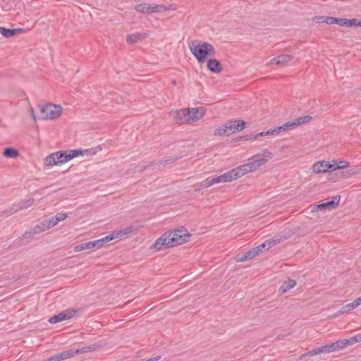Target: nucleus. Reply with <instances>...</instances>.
<instances>
[{
	"mask_svg": "<svg viewBox=\"0 0 361 361\" xmlns=\"http://www.w3.org/2000/svg\"><path fill=\"white\" fill-rule=\"evenodd\" d=\"M350 311L349 307H348V305H344L342 307L341 310L338 312L340 314L346 313Z\"/></svg>",
	"mask_w": 361,
	"mask_h": 361,
	"instance_id": "48",
	"label": "nucleus"
},
{
	"mask_svg": "<svg viewBox=\"0 0 361 361\" xmlns=\"http://www.w3.org/2000/svg\"><path fill=\"white\" fill-rule=\"evenodd\" d=\"M69 161L75 157H77L80 155L82 156V149H71L66 150Z\"/></svg>",
	"mask_w": 361,
	"mask_h": 361,
	"instance_id": "35",
	"label": "nucleus"
},
{
	"mask_svg": "<svg viewBox=\"0 0 361 361\" xmlns=\"http://www.w3.org/2000/svg\"><path fill=\"white\" fill-rule=\"evenodd\" d=\"M85 247L86 250L92 249L94 247V243L93 241H89L87 243H85Z\"/></svg>",
	"mask_w": 361,
	"mask_h": 361,
	"instance_id": "46",
	"label": "nucleus"
},
{
	"mask_svg": "<svg viewBox=\"0 0 361 361\" xmlns=\"http://www.w3.org/2000/svg\"><path fill=\"white\" fill-rule=\"evenodd\" d=\"M350 165L347 161H337L333 160L332 163L330 164V171H336L337 169H343L348 167Z\"/></svg>",
	"mask_w": 361,
	"mask_h": 361,
	"instance_id": "22",
	"label": "nucleus"
},
{
	"mask_svg": "<svg viewBox=\"0 0 361 361\" xmlns=\"http://www.w3.org/2000/svg\"><path fill=\"white\" fill-rule=\"evenodd\" d=\"M325 19L324 16H317L313 18V20L316 23L324 22Z\"/></svg>",
	"mask_w": 361,
	"mask_h": 361,
	"instance_id": "47",
	"label": "nucleus"
},
{
	"mask_svg": "<svg viewBox=\"0 0 361 361\" xmlns=\"http://www.w3.org/2000/svg\"><path fill=\"white\" fill-rule=\"evenodd\" d=\"M62 107L59 105L49 104L39 107L38 118L41 120H51L60 116Z\"/></svg>",
	"mask_w": 361,
	"mask_h": 361,
	"instance_id": "4",
	"label": "nucleus"
},
{
	"mask_svg": "<svg viewBox=\"0 0 361 361\" xmlns=\"http://www.w3.org/2000/svg\"><path fill=\"white\" fill-rule=\"evenodd\" d=\"M293 59V56L289 54L280 55L272 59L268 63V65H279L285 66L287 63Z\"/></svg>",
	"mask_w": 361,
	"mask_h": 361,
	"instance_id": "17",
	"label": "nucleus"
},
{
	"mask_svg": "<svg viewBox=\"0 0 361 361\" xmlns=\"http://www.w3.org/2000/svg\"><path fill=\"white\" fill-rule=\"evenodd\" d=\"M312 117L309 115L300 116L291 121H287L286 123H284V126L286 128V130H292L302 124L308 123L312 120Z\"/></svg>",
	"mask_w": 361,
	"mask_h": 361,
	"instance_id": "11",
	"label": "nucleus"
},
{
	"mask_svg": "<svg viewBox=\"0 0 361 361\" xmlns=\"http://www.w3.org/2000/svg\"><path fill=\"white\" fill-rule=\"evenodd\" d=\"M73 349L56 354L47 359V361H61L73 357Z\"/></svg>",
	"mask_w": 361,
	"mask_h": 361,
	"instance_id": "19",
	"label": "nucleus"
},
{
	"mask_svg": "<svg viewBox=\"0 0 361 361\" xmlns=\"http://www.w3.org/2000/svg\"><path fill=\"white\" fill-rule=\"evenodd\" d=\"M361 341V335H357L354 337H352L349 339H345L343 341H338L336 342L332 343L331 344H335V349L332 350V352L336 351L339 349H341L345 347L348 344L353 345L355 343Z\"/></svg>",
	"mask_w": 361,
	"mask_h": 361,
	"instance_id": "15",
	"label": "nucleus"
},
{
	"mask_svg": "<svg viewBox=\"0 0 361 361\" xmlns=\"http://www.w3.org/2000/svg\"><path fill=\"white\" fill-rule=\"evenodd\" d=\"M190 235L186 229L181 228L173 231L166 232L149 246V250L158 252L183 244L188 240Z\"/></svg>",
	"mask_w": 361,
	"mask_h": 361,
	"instance_id": "1",
	"label": "nucleus"
},
{
	"mask_svg": "<svg viewBox=\"0 0 361 361\" xmlns=\"http://www.w3.org/2000/svg\"><path fill=\"white\" fill-rule=\"evenodd\" d=\"M18 212H19V208H18L15 204H13L10 208L2 211L0 215L4 216H9Z\"/></svg>",
	"mask_w": 361,
	"mask_h": 361,
	"instance_id": "33",
	"label": "nucleus"
},
{
	"mask_svg": "<svg viewBox=\"0 0 361 361\" xmlns=\"http://www.w3.org/2000/svg\"><path fill=\"white\" fill-rule=\"evenodd\" d=\"M82 156H89V155H93L96 154V151L94 149H82Z\"/></svg>",
	"mask_w": 361,
	"mask_h": 361,
	"instance_id": "43",
	"label": "nucleus"
},
{
	"mask_svg": "<svg viewBox=\"0 0 361 361\" xmlns=\"http://www.w3.org/2000/svg\"><path fill=\"white\" fill-rule=\"evenodd\" d=\"M324 23L329 24V25H332V24H336V18H334V17H325V19L324 20Z\"/></svg>",
	"mask_w": 361,
	"mask_h": 361,
	"instance_id": "44",
	"label": "nucleus"
},
{
	"mask_svg": "<svg viewBox=\"0 0 361 361\" xmlns=\"http://www.w3.org/2000/svg\"><path fill=\"white\" fill-rule=\"evenodd\" d=\"M20 29H7L0 27V33L5 37H11L15 35Z\"/></svg>",
	"mask_w": 361,
	"mask_h": 361,
	"instance_id": "28",
	"label": "nucleus"
},
{
	"mask_svg": "<svg viewBox=\"0 0 361 361\" xmlns=\"http://www.w3.org/2000/svg\"><path fill=\"white\" fill-rule=\"evenodd\" d=\"M207 68L214 73H219L222 71V66L219 61L212 59L207 61Z\"/></svg>",
	"mask_w": 361,
	"mask_h": 361,
	"instance_id": "20",
	"label": "nucleus"
},
{
	"mask_svg": "<svg viewBox=\"0 0 361 361\" xmlns=\"http://www.w3.org/2000/svg\"><path fill=\"white\" fill-rule=\"evenodd\" d=\"M34 199L30 198L27 200H22L18 203H15L16 206L19 208V211L27 209L32 205Z\"/></svg>",
	"mask_w": 361,
	"mask_h": 361,
	"instance_id": "26",
	"label": "nucleus"
},
{
	"mask_svg": "<svg viewBox=\"0 0 361 361\" xmlns=\"http://www.w3.org/2000/svg\"><path fill=\"white\" fill-rule=\"evenodd\" d=\"M226 125H222L216 128L214 132V135L215 136H226L229 135L227 128H226Z\"/></svg>",
	"mask_w": 361,
	"mask_h": 361,
	"instance_id": "34",
	"label": "nucleus"
},
{
	"mask_svg": "<svg viewBox=\"0 0 361 361\" xmlns=\"http://www.w3.org/2000/svg\"><path fill=\"white\" fill-rule=\"evenodd\" d=\"M284 131H286V128L284 124H283L281 126H276L274 128L267 130L265 133L271 134V135H275Z\"/></svg>",
	"mask_w": 361,
	"mask_h": 361,
	"instance_id": "31",
	"label": "nucleus"
},
{
	"mask_svg": "<svg viewBox=\"0 0 361 361\" xmlns=\"http://www.w3.org/2000/svg\"><path fill=\"white\" fill-rule=\"evenodd\" d=\"M271 152L269 149H264L262 154L253 155L248 159V162L240 166L243 176L256 171L260 166L264 165L270 158Z\"/></svg>",
	"mask_w": 361,
	"mask_h": 361,
	"instance_id": "3",
	"label": "nucleus"
},
{
	"mask_svg": "<svg viewBox=\"0 0 361 361\" xmlns=\"http://www.w3.org/2000/svg\"><path fill=\"white\" fill-rule=\"evenodd\" d=\"M67 218V214L66 213H58L55 216L54 219L60 222L61 221L65 220Z\"/></svg>",
	"mask_w": 361,
	"mask_h": 361,
	"instance_id": "42",
	"label": "nucleus"
},
{
	"mask_svg": "<svg viewBox=\"0 0 361 361\" xmlns=\"http://www.w3.org/2000/svg\"><path fill=\"white\" fill-rule=\"evenodd\" d=\"M86 250L85 247V243H82V244L78 245H76L74 247V251L75 252H80V251H82V250Z\"/></svg>",
	"mask_w": 361,
	"mask_h": 361,
	"instance_id": "45",
	"label": "nucleus"
},
{
	"mask_svg": "<svg viewBox=\"0 0 361 361\" xmlns=\"http://www.w3.org/2000/svg\"><path fill=\"white\" fill-rule=\"evenodd\" d=\"M147 33H133L127 36L126 41L128 44H133L137 43L139 40L147 37Z\"/></svg>",
	"mask_w": 361,
	"mask_h": 361,
	"instance_id": "21",
	"label": "nucleus"
},
{
	"mask_svg": "<svg viewBox=\"0 0 361 361\" xmlns=\"http://www.w3.org/2000/svg\"><path fill=\"white\" fill-rule=\"evenodd\" d=\"M56 155H57V153L54 152V153H52L51 154L47 156L44 159L45 165L49 166H53L55 165H58L59 162L57 161L59 159H58V157H56Z\"/></svg>",
	"mask_w": 361,
	"mask_h": 361,
	"instance_id": "25",
	"label": "nucleus"
},
{
	"mask_svg": "<svg viewBox=\"0 0 361 361\" xmlns=\"http://www.w3.org/2000/svg\"><path fill=\"white\" fill-rule=\"evenodd\" d=\"M133 8L141 13H161L168 10V8L163 4H150L148 3L137 4Z\"/></svg>",
	"mask_w": 361,
	"mask_h": 361,
	"instance_id": "6",
	"label": "nucleus"
},
{
	"mask_svg": "<svg viewBox=\"0 0 361 361\" xmlns=\"http://www.w3.org/2000/svg\"><path fill=\"white\" fill-rule=\"evenodd\" d=\"M345 173L348 176H353V175L357 173V171L356 169H352L348 170Z\"/></svg>",
	"mask_w": 361,
	"mask_h": 361,
	"instance_id": "49",
	"label": "nucleus"
},
{
	"mask_svg": "<svg viewBox=\"0 0 361 361\" xmlns=\"http://www.w3.org/2000/svg\"><path fill=\"white\" fill-rule=\"evenodd\" d=\"M135 228L133 226H128L126 228L114 231V239L122 238L128 234L133 233Z\"/></svg>",
	"mask_w": 361,
	"mask_h": 361,
	"instance_id": "24",
	"label": "nucleus"
},
{
	"mask_svg": "<svg viewBox=\"0 0 361 361\" xmlns=\"http://www.w3.org/2000/svg\"><path fill=\"white\" fill-rule=\"evenodd\" d=\"M56 153H57L56 157H58L59 159L57 161L59 164H61L69 161L66 151H59Z\"/></svg>",
	"mask_w": 361,
	"mask_h": 361,
	"instance_id": "32",
	"label": "nucleus"
},
{
	"mask_svg": "<svg viewBox=\"0 0 361 361\" xmlns=\"http://www.w3.org/2000/svg\"><path fill=\"white\" fill-rule=\"evenodd\" d=\"M265 133H266V131H264V132H261V133H258L256 135H247V137H245V140H250V139H253V138H257L258 137H262V136H264V135H271V134H267Z\"/></svg>",
	"mask_w": 361,
	"mask_h": 361,
	"instance_id": "41",
	"label": "nucleus"
},
{
	"mask_svg": "<svg viewBox=\"0 0 361 361\" xmlns=\"http://www.w3.org/2000/svg\"><path fill=\"white\" fill-rule=\"evenodd\" d=\"M335 344H328L325 345H322L319 348H314L311 350H309L307 353L301 355L299 357V360H302L307 357V356H314L321 353H331L334 349H335Z\"/></svg>",
	"mask_w": 361,
	"mask_h": 361,
	"instance_id": "9",
	"label": "nucleus"
},
{
	"mask_svg": "<svg viewBox=\"0 0 361 361\" xmlns=\"http://www.w3.org/2000/svg\"><path fill=\"white\" fill-rule=\"evenodd\" d=\"M3 154L7 158H16L18 157L19 153L14 148L8 147L4 149Z\"/></svg>",
	"mask_w": 361,
	"mask_h": 361,
	"instance_id": "30",
	"label": "nucleus"
},
{
	"mask_svg": "<svg viewBox=\"0 0 361 361\" xmlns=\"http://www.w3.org/2000/svg\"><path fill=\"white\" fill-rule=\"evenodd\" d=\"M228 134H233L236 131H240L245 128V122L242 120H234L226 123Z\"/></svg>",
	"mask_w": 361,
	"mask_h": 361,
	"instance_id": "14",
	"label": "nucleus"
},
{
	"mask_svg": "<svg viewBox=\"0 0 361 361\" xmlns=\"http://www.w3.org/2000/svg\"><path fill=\"white\" fill-rule=\"evenodd\" d=\"M352 26L361 27V20H357L356 18L348 19V27Z\"/></svg>",
	"mask_w": 361,
	"mask_h": 361,
	"instance_id": "37",
	"label": "nucleus"
},
{
	"mask_svg": "<svg viewBox=\"0 0 361 361\" xmlns=\"http://www.w3.org/2000/svg\"><path fill=\"white\" fill-rule=\"evenodd\" d=\"M190 111L188 109H181L171 111L170 115L177 124H190Z\"/></svg>",
	"mask_w": 361,
	"mask_h": 361,
	"instance_id": "8",
	"label": "nucleus"
},
{
	"mask_svg": "<svg viewBox=\"0 0 361 361\" xmlns=\"http://www.w3.org/2000/svg\"><path fill=\"white\" fill-rule=\"evenodd\" d=\"M113 240V234H109V235L102 238L101 239H98L96 240H93L94 243V247L97 248L101 247L104 243Z\"/></svg>",
	"mask_w": 361,
	"mask_h": 361,
	"instance_id": "29",
	"label": "nucleus"
},
{
	"mask_svg": "<svg viewBox=\"0 0 361 361\" xmlns=\"http://www.w3.org/2000/svg\"><path fill=\"white\" fill-rule=\"evenodd\" d=\"M97 348H98V346L95 344L85 346V347H82V348L73 350V355L75 356V355H78L80 353H87V352L94 351V350H96L97 349Z\"/></svg>",
	"mask_w": 361,
	"mask_h": 361,
	"instance_id": "27",
	"label": "nucleus"
},
{
	"mask_svg": "<svg viewBox=\"0 0 361 361\" xmlns=\"http://www.w3.org/2000/svg\"><path fill=\"white\" fill-rule=\"evenodd\" d=\"M214 184H216L214 178L211 179L208 178L206 180L205 183L202 185L203 188H207Z\"/></svg>",
	"mask_w": 361,
	"mask_h": 361,
	"instance_id": "40",
	"label": "nucleus"
},
{
	"mask_svg": "<svg viewBox=\"0 0 361 361\" xmlns=\"http://www.w3.org/2000/svg\"><path fill=\"white\" fill-rule=\"evenodd\" d=\"M296 285V281L295 280L289 279L288 281H284L279 288V291L281 293H285L288 291L290 289L294 288Z\"/></svg>",
	"mask_w": 361,
	"mask_h": 361,
	"instance_id": "23",
	"label": "nucleus"
},
{
	"mask_svg": "<svg viewBox=\"0 0 361 361\" xmlns=\"http://www.w3.org/2000/svg\"><path fill=\"white\" fill-rule=\"evenodd\" d=\"M348 19H346V18H336V24H337L340 26L348 27Z\"/></svg>",
	"mask_w": 361,
	"mask_h": 361,
	"instance_id": "39",
	"label": "nucleus"
},
{
	"mask_svg": "<svg viewBox=\"0 0 361 361\" xmlns=\"http://www.w3.org/2000/svg\"><path fill=\"white\" fill-rule=\"evenodd\" d=\"M330 164L326 161L315 162L312 166V171L315 173H325L330 171Z\"/></svg>",
	"mask_w": 361,
	"mask_h": 361,
	"instance_id": "18",
	"label": "nucleus"
},
{
	"mask_svg": "<svg viewBox=\"0 0 361 361\" xmlns=\"http://www.w3.org/2000/svg\"><path fill=\"white\" fill-rule=\"evenodd\" d=\"M347 305L350 310L357 308L359 305H361V295L355 300H353L352 302L348 303Z\"/></svg>",
	"mask_w": 361,
	"mask_h": 361,
	"instance_id": "36",
	"label": "nucleus"
},
{
	"mask_svg": "<svg viewBox=\"0 0 361 361\" xmlns=\"http://www.w3.org/2000/svg\"><path fill=\"white\" fill-rule=\"evenodd\" d=\"M44 222H46L47 226H49V229L51 227H54L56 226L59 222L54 219V216L51 217V219L48 220L44 221Z\"/></svg>",
	"mask_w": 361,
	"mask_h": 361,
	"instance_id": "38",
	"label": "nucleus"
},
{
	"mask_svg": "<svg viewBox=\"0 0 361 361\" xmlns=\"http://www.w3.org/2000/svg\"><path fill=\"white\" fill-rule=\"evenodd\" d=\"M154 164H155L154 162H151V164L149 165H147L145 166L142 167V169L140 170L141 171L145 170V169H148L149 167H150L152 165H154Z\"/></svg>",
	"mask_w": 361,
	"mask_h": 361,
	"instance_id": "50",
	"label": "nucleus"
},
{
	"mask_svg": "<svg viewBox=\"0 0 361 361\" xmlns=\"http://www.w3.org/2000/svg\"><path fill=\"white\" fill-rule=\"evenodd\" d=\"M341 200V197L339 195L334 196L331 198L330 200L328 199L326 200V202L315 204L313 206L312 212H316L318 210L325 209H334L338 204Z\"/></svg>",
	"mask_w": 361,
	"mask_h": 361,
	"instance_id": "10",
	"label": "nucleus"
},
{
	"mask_svg": "<svg viewBox=\"0 0 361 361\" xmlns=\"http://www.w3.org/2000/svg\"><path fill=\"white\" fill-rule=\"evenodd\" d=\"M188 111H190V124L195 123L200 120L202 116L206 113V109L204 107H192L188 108Z\"/></svg>",
	"mask_w": 361,
	"mask_h": 361,
	"instance_id": "13",
	"label": "nucleus"
},
{
	"mask_svg": "<svg viewBox=\"0 0 361 361\" xmlns=\"http://www.w3.org/2000/svg\"><path fill=\"white\" fill-rule=\"evenodd\" d=\"M49 229V226H47L46 222H41L40 224L36 225L32 230L30 231H26L23 235V238H30L32 235L39 234L42 232H44Z\"/></svg>",
	"mask_w": 361,
	"mask_h": 361,
	"instance_id": "16",
	"label": "nucleus"
},
{
	"mask_svg": "<svg viewBox=\"0 0 361 361\" xmlns=\"http://www.w3.org/2000/svg\"><path fill=\"white\" fill-rule=\"evenodd\" d=\"M75 311L73 310H67L59 314L54 315L49 319L51 324H56L64 320L69 319L74 317Z\"/></svg>",
	"mask_w": 361,
	"mask_h": 361,
	"instance_id": "12",
	"label": "nucleus"
},
{
	"mask_svg": "<svg viewBox=\"0 0 361 361\" xmlns=\"http://www.w3.org/2000/svg\"><path fill=\"white\" fill-rule=\"evenodd\" d=\"M32 116H33V118H34L35 120H36V117H35V114H34L33 113H32Z\"/></svg>",
	"mask_w": 361,
	"mask_h": 361,
	"instance_id": "51",
	"label": "nucleus"
},
{
	"mask_svg": "<svg viewBox=\"0 0 361 361\" xmlns=\"http://www.w3.org/2000/svg\"><path fill=\"white\" fill-rule=\"evenodd\" d=\"M243 172L240 168V166L233 169L231 171H228L224 174L219 176L217 177H215V181L217 183H228L231 182L232 180H236L237 178L243 176Z\"/></svg>",
	"mask_w": 361,
	"mask_h": 361,
	"instance_id": "7",
	"label": "nucleus"
},
{
	"mask_svg": "<svg viewBox=\"0 0 361 361\" xmlns=\"http://www.w3.org/2000/svg\"><path fill=\"white\" fill-rule=\"evenodd\" d=\"M188 47L200 63H204L209 57L216 55L214 46L207 42L192 40L188 42Z\"/></svg>",
	"mask_w": 361,
	"mask_h": 361,
	"instance_id": "2",
	"label": "nucleus"
},
{
	"mask_svg": "<svg viewBox=\"0 0 361 361\" xmlns=\"http://www.w3.org/2000/svg\"><path fill=\"white\" fill-rule=\"evenodd\" d=\"M280 239L278 237H274L272 239L267 240L262 244L254 247L252 250H250L246 252L243 256H241L238 261L243 262L247 259H252L257 255L259 252H262L263 250H269L273 245L278 243Z\"/></svg>",
	"mask_w": 361,
	"mask_h": 361,
	"instance_id": "5",
	"label": "nucleus"
}]
</instances>
